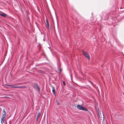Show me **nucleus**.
Segmentation results:
<instances>
[{"mask_svg":"<svg viewBox=\"0 0 124 124\" xmlns=\"http://www.w3.org/2000/svg\"><path fill=\"white\" fill-rule=\"evenodd\" d=\"M25 86H18V88H26Z\"/></svg>","mask_w":124,"mask_h":124,"instance_id":"11","label":"nucleus"},{"mask_svg":"<svg viewBox=\"0 0 124 124\" xmlns=\"http://www.w3.org/2000/svg\"><path fill=\"white\" fill-rule=\"evenodd\" d=\"M102 114H101V115L100 114H98L99 116L100 117L103 118V117H104V116L103 113L102 112Z\"/></svg>","mask_w":124,"mask_h":124,"instance_id":"10","label":"nucleus"},{"mask_svg":"<svg viewBox=\"0 0 124 124\" xmlns=\"http://www.w3.org/2000/svg\"><path fill=\"white\" fill-rule=\"evenodd\" d=\"M77 108L78 109L80 110L88 111L87 109L85 108L84 107L82 106L79 105H77Z\"/></svg>","mask_w":124,"mask_h":124,"instance_id":"2","label":"nucleus"},{"mask_svg":"<svg viewBox=\"0 0 124 124\" xmlns=\"http://www.w3.org/2000/svg\"><path fill=\"white\" fill-rule=\"evenodd\" d=\"M4 98H8V97H4Z\"/></svg>","mask_w":124,"mask_h":124,"instance_id":"15","label":"nucleus"},{"mask_svg":"<svg viewBox=\"0 0 124 124\" xmlns=\"http://www.w3.org/2000/svg\"><path fill=\"white\" fill-rule=\"evenodd\" d=\"M52 91L53 92L54 94H55L56 91L54 88V86H52Z\"/></svg>","mask_w":124,"mask_h":124,"instance_id":"5","label":"nucleus"},{"mask_svg":"<svg viewBox=\"0 0 124 124\" xmlns=\"http://www.w3.org/2000/svg\"><path fill=\"white\" fill-rule=\"evenodd\" d=\"M4 117H2L1 119V124H3L4 122Z\"/></svg>","mask_w":124,"mask_h":124,"instance_id":"6","label":"nucleus"},{"mask_svg":"<svg viewBox=\"0 0 124 124\" xmlns=\"http://www.w3.org/2000/svg\"><path fill=\"white\" fill-rule=\"evenodd\" d=\"M63 83L64 85H65V82H64V81H63Z\"/></svg>","mask_w":124,"mask_h":124,"instance_id":"13","label":"nucleus"},{"mask_svg":"<svg viewBox=\"0 0 124 124\" xmlns=\"http://www.w3.org/2000/svg\"><path fill=\"white\" fill-rule=\"evenodd\" d=\"M3 112L2 115V117H4L6 116V112L5 109H4L2 110Z\"/></svg>","mask_w":124,"mask_h":124,"instance_id":"4","label":"nucleus"},{"mask_svg":"<svg viewBox=\"0 0 124 124\" xmlns=\"http://www.w3.org/2000/svg\"><path fill=\"white\" fill-rule=\"evenodd\" d=\"M36 88L38 90H40V88H39V87L38 86V85H36Z\"/></svg>","mask_w":124,"mask_h":124,"instance_id":"12","label":"nucleus"},{"mask_svg":"<svg viewBox=\"0 0 124 124\" xmlns=\"http://www.w3.org/2000/svg\"><path fill=\"white\" fill-rule=\"evenodd\" d=\"M22 84L21 83H19L17 84H15L13 85H5L8 86H9L10 88H18V86H17V85H20Z\"/></svg>","mask_w":124,"mask_h":124,"instance_id":"1","label":"nucleus"},{"mask_svg":"<svg viewBox=\"0 0 124 124\" xmlns=\"http://www.w3.org/2000/svg\"><path fill=\"white\" fill-rule=\"evenodd\" d=\"M57 104L58 105H59V103L58 102V101H57Z\"/></svg>","mask_w":124,"mask_h":124,"instance_id":"14","label":"nucleus"},{"mask_svg":"<svg viewBox=\"0 0 124 124\" xmlns=\"http://www.w3.org/2000/svg\"><path fill=\"white\" fill-rule=\"evenodd\" d=\"M40 112L38 114L37 117V119H36V121H37L38 119V118H39V117H40Z\"/></svg>","mask_w":124,"mask_h":124,"instance_id":"9","label":"nucleus"},{"mask_svg":"<svg viewBox=\"0 0 124 124\" xmlns=\"http://www.w3.org/2000/svg\"><path fill=\"white\" fill-rule=\"evenodd\" d=\"M82 52L85 56L89 60L90 59L89 55L86 52L84 51L83 50H82Z\"/></svg>","mask_w":124,"mask_h":124,"instance_id":"3","label":"nucleus"},{"mask_svg":"<svg viewBox=\"0 0 124 124\" xmlns=\"http://www.w3.org/2000/svg\"><path fill=\"white\" fill-rule=\"evenodd\" d=\"M0 15L4 17H6L7 16V15L4 13L0 14Z\"/></svg>","mask_w":124,"mask_h":124,"instance_id":"7","label":"nucleus"},{"mask_svg":"<svg viewBox=\"0 0 124 124\" xmlns=\"http://www.w3.org/2000/svg\"><path fill=\"white\" fill-rule=\"evenodd\" d=\"M46 27L48 29L49 28V24L48 21L47 20H46Z\"/></svg>","mask_w":124,"mask_h":124,"instance_id":"8","label":"nucleus"},{"mask_svg":"<svg viewBox=\"0 0 124 124\" xmlns=\"http://www.w3.org/2000/svg\"><path fill=\"white\" fill-rule=\"evenodd\" d=\"M61 69L60 70V71H61Z\"/></svg>","mask_w":124,"mask_h":124,"instance_id":"16","label":"nucleus"}]
</instances>
